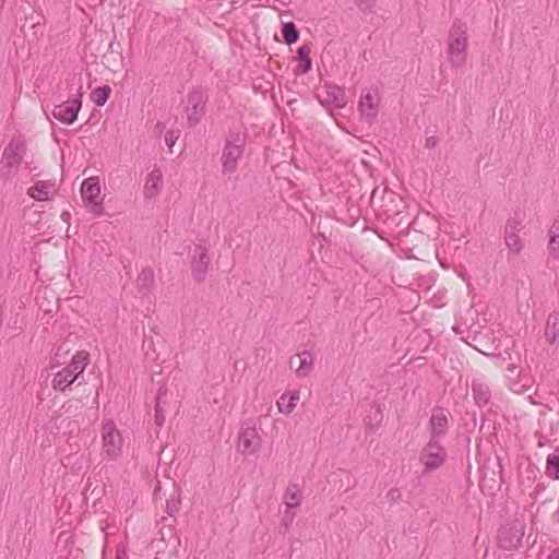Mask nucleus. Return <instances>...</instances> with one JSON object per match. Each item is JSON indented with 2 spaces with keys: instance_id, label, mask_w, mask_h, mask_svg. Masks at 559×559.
Segmentation results:
<instances>
[{
  "instance_id": "20",
  "label": "nucleus",
  "mask_w": 559,
  "mask_h": 559,
  "mask_svg": "<svg viewBox=\"0 0 559 559\" xmlns=\"http://www.w3.org/2000/svg\"><path fill=\"white\" fill-rule=\"evenodd\" d=\"M325 87L328 102L332 103L337 108H344L347 104L344 90L333 84H326Z\"/></svg>"
},
{
  "instance_id": "19",
  "label": "nucleus",
  "mask_w": 559,
  "mask_h": 559,
  "mask_svg": "<svg viewBox=\"0 0 559 559\" xmlns=\"http://www.w3.org/2000/svg\"><path fill=\"white\" fill-rule=\"evenodd\" d=\"M52 188L53 182L50 180L38 181L28 189L27 194L36 201H47L48 194Z\"/></svg>"
},
{
  "instance_id": "16",
  "label": "nucleus",
  "mask_w": 559,
  "mask_h": 559,
  "mask_svg": "<svg viewBox=\"0 0 559 559\" xmlns=\"http://www.w3.org/2000/svg\"><path fill=\"white\" fill-rule=\"evenodd\" d=\"M297 58L300 62L294 70L295 75H302L308 73L312 68L310 48L308 45H302L297 49Z\"/></svg>"
},
{
  "instance_id": "33",
  "label": "nucleus",
  "mask_w": 559,
  "mask_h": 559,
  "mask_svg": "<svg viewBox=\"0 0 559 559\" xmlns=\"http://www.w3.org/2000/svg\"><path fill=\"white\" fill-rule=\"evenodd\" d=\"M180 506H181L180 493H178L177 496L173 495L166 501L167 514L170 516H174L179 511Z\"/></svg>"
},
{
  "instance_id": "36",
  "label": "nucleus",
  "mask_w": 559,
  "mask_h": 559,
  "mask_svg": "<svg viewBox=\"0 0 559 559\" xmlns=\"http://www.w3.org/2000/svg\"><path fill=\"white\" fill-rule=\"evenodd\" d=\"M357 8L364 13H371L374 8V0H355Z\"/></svg>"
},
{
  "instance_id": "3",
  "label": "nucleus",
  "mask_w": 559,
  "mask_h": 559,
  "mask_svg": "<svg viewBox=\"0 0 559 559\" xmlns=\"http://www.w3.org/2000/svg\"><path fill=\"white\" fill-rule=\"evenodd\" d=\"M87 365L88 353L78 352L70 364L55 374L52 380L53 390L64 392L67 388L79 380Z\"/></svg>"
},
{
  "instance_id": "30",
  "label": "nucleus",
  "mask_w": 559,
  "mask_h": 559,
  "mask_svg": "<svg viewBox=\"0 0 559 559\" xmlns=\"http://www.w3.org/2000/svg\"><path fill=\"white\" fill-rule=\"evenodd\" d=\"M546 474L555 480L559 479V454L557 450L547 457Z\"/></svg>"
},
{
  "instance_id": "48",
  "label": "nucleus",
  "mask_w": 559,
  "mask_h": 559,
  "mask_svg": "<svg viewBox=\"0 0 559 559\" xmlns=\"http://www.w3.org/2000/svg\"><path fill=\"white\" fill-rule=\"evenodd\" d=\"M376 193H377V189H374V190L372 191L371 199H373V198L376 197Z\"/></svg>"
},
{
  "instance_id": "7",
  "label": "nucleus",
  "mask_w": 559,
  "mask_h": 559,
  "mask_svg": "<svg viewBox=\"0 0 559 559\" xmlns=\"http://www.w3.org/2000/svg\"><path fill=\"white\" fill-rule=\"evenodd\" d=\"M100 193L99 182L96 178H87L82 182L81 194L83 201L91 205V211L96 215L100 216L104 213L102 202L97 201Z\"/></svg>"
},
{
  "instance_id": "28",
  "label": "nucleus",
  "mask_w": 559,
  "mask_h": 559,
  "mask_svg": "<svg viewBox=\"0 0 559 559\" xmlns=\"http://www.w3.org/2000/svg\"><path fill=\"white\" fill-rule=\"evenodd\" d=\"M301 501V491L298 485L290 484L285 493V504L287 509L299 507Z\"/></svg>"
},
{
  "instance_id": "41",
  "label": "nucleus",
  "mask_w": 559,
  "mask_h": 559,
  "mask_svg": "<svg viewBox=\"0 0 559 559\" xmlns=\"http://www.w3.org/2000/svg\"><path fill=\"white\" fill-rule=\"evenodd\" d=\"M402 497V493L400 491L399 488H392L389 490V492L386 493V499L391 502V503H394L396 501H399Z\"/></svg>"
},
{
  "instance_id": "10",
  "label": "nucleus",
  "mask_w": 559,
  "mask_h": 559,
  "mask_svg": "<svg viewBox=\"0 0 559 559\" xmlns=\"http://www.w3.org/2000/svg\"><path fill=\"white\" fill-rule=\"evenodd\" d=\"M210 262L207 249L202 245H195L191 259V272L198 283L205 280Z\"/></svg>"
},
{
  "instance_id": "13",
  "label": "nucleus",
  "mask_w": 559,
  "mask_h": 559,
  "mask_svg": "<svg viewBox=\"0 0 559 559\" xmlns=\"http://www.w3.org/2000/svg\"><path fill=\"white\" fill-rule=\"evenodd\" d=\"M261 439L254 427H247L241 430L239 436V448L245 454H253L258 451Z\"/></svg>"
},
{
  "instance_id": "44",
  "label": "nucleus",
  "mask_w": 559,
  "mask_h": 559,
  "mask_svg": "<svg viewBox=\"0 0 559 559\" xmlns=\"http://www.w3.org/2000/svg\"><path fill=\"white\" fill-rule=\"evenodd\" d=\"M437 144V139L435 136H430L426 141V146L431 148Z\"/></svg>"
},
{
  "instance_id": "26",
  "label": "nucleus",
  "mask_w": 559,
  "mask_h": 559,
  "mask_svg": "<svg viewBox=\"0 0 559 559\" xmlns=\"http://www.w3.org/2000/svg\"><path fill=\"white\" fill-rule=\"evenodd\" d=\"M298 356L300 358V365L296 369V374L299 378H304L308 376L313 369V357L308 350H304Z\"/></svg>"
},
{
  "instance_id": "25",
  "label": "nucleus",
  "mask_w": 559,
  "mask_h": 559,
  "mask_svg": "<svg viewBox=\"0 0 559 559\" xmlns=\"http://www.w3.org/2000/svg\"><path fill=\"white\" fill-rule=\"evenodd\" d=\"M281 31L283 40L288 46L297 43L300 37L299 29L294 22L283 23Z\"/></svg>"
},
{
  "instance_id": "2",
  "label": "nucleus",
  "mask_w": 559,
  "mask_h": 559,
  "mask_svg": "<svg viewBox=\"0 0 559 559\" xmlns=\"http://www.w3.org/2000/svg\"><path fill=\"white\" fill-rule=\"evenodd\" d=\"M26 153V144L20 138H13L4 147L0 160V180H10L19 170Z\"/></svg>"
},
{
  "instance_id": "23",
  "label": "nucleus",
  "mask_w": 559,
  "mask_h": 559,
  "mask_svg": "<svg viewBox=\"0 0 559 559\" xmlns=\"http://www.w3.org/2000/svg\"><path fill=\"white\" fill-rule=\"evenodd\" d=\"M507 385L516 394H525L533 390V380L530 374H524L521 379L509 382Z\"/></svg>"
},
{
  "instance_id": "1",
  "label": "nucleus",
  "mask_w": 559,
  "mask_h": 559,
  "mask_svg": "<svg viewBox=\"0 0 559 559\" xmlns=\"http://www.w3.org/2000/svg\"><path fill=\"white\" fill-rule=\"evenodd\" d=\"M468 36L467 26L461 20H455L449 29L447 56L452 68L461 69L467 59Z\"/></svg>"
},
{
  "instance_id": "15",
  "label": "nucleus",
  "mask_w": 559,
  "mask_h": 559,
  "mask_svg": "<svg viewBox=\"0 0 559 559\" xmlns=\"http://www.w3.org/2000/svg\"><path fill=\"white\" fill-rule=\"evenodd\" d=\"M162 178H163V174L159 168H154L150 173L148 178L145 183V187H144L145 198L152 199L155 195H157V193L159 192L160 187H162Z\"/></svg>"
},
{
  "instance_id": "49",
  "label": "nucleus",
  "mask_w": 559,
  "mask_h": 559,
  "mask_svg": "<svg viewBox=\"0 0 559 559\" xmlns=\"http://www.w3.org/2000/svg\"><path fill=\"white\" fill-rule=\"evenodd\" d=\"M5 0H0V9L3 7Z\"/></svg>"
},
{
  "instance_id": "50",
  "label": "nucleus",
  "mask_w": 559,
  "mask_h": 559,
  "mask_svg": "<svg viewBox=\"0 0 559 559\" xmlns=\"http://www.w3.org/2000/svg\"><path fill=\"white\" fill-rule=\"evenodd\" d=\"M453 330L455 331V333H460V329L459 328H453Z\"/></svg>"
},
{
  "instance_id": "46",
  "label": "nucleus",
  "mask_w": 559,
  "mask_h": 559,
  "mask_svg": "<svg viewBox=\"0 0 559 559\" xmlns=\"http://www.w3.org/2000/svg\"><path fill=\"white\" fill-rule=\"evenodd\" d=\"M127 558V554L124 550H117V558L116 559H126Z\"/></svg>"
},
{
  "instance_id": "24",
  "label": "nucleus",
  "mask_w": 559,
  "mask_h": 559,
  "mask_svg": "<svg viewBox=\"0 0 559 559\" xmlns=\"http://www.w3.org/2000/svg\"><path fill=\"white\" fill-rule=\"evenodd\" d=\"M299 401V392L295 391L289 396L286 394H283L280 400L277 401V406L281 413L283 414H290L294 408L297 405V402Z\"/></svg>"
},
{
  "instance_id": "4",
  "label": "nucleus",
  "mask_w": 559,
  "mask_h": 559,
  "mask_svg": "<svg viewBox=\"0 0 559 559\" xmlns=\"http://www.w3.org/2000/svg\"><path fill=\"white\" fill-rule=\"evenodd\" d=\"M525 534V523L523 520L515 519L511 523H507L498 531L497 543L499 548L503 550H516Z\"/></svg>"
},
{
  "instance_id": "31",
  "label": "nucleus",
  "mask_w": 559,
  "mask_h": 559,
  "mask_svg": "<svg viewBox=\"0 0 559 559\" xmlns=\"http://www.w3.org/2000/svg\"><path fill=\"white\" fill-rule=\"evenodd\" d=\"M523 227V216L515 213L513 217L509 218L506 223L504 234H519Z\"/></svg>"
},
{
  "instance_id": "6",
  "label": "nucleus",
  "mask_w": 559,
  "mask_h": 559,
  "mask_svg": "<svg viewBox=\"0 0 559 559\" xmlns=\"http://www.w3.org/2000/svg\"><path fill=\"white\" fill-rule=\"evenodd\" d=\"M207 94L202 87L193 88L187 99V122L190 128L195 127L205 114Z\"/></svg>"
},
{
  "instance_id": "12",
  "label": "nucleus",
  "mask_w": 559,
  "mask_h": 559,
  "mask_svg": "<svg viewBox=\"0 0 559 559\" xmlns=\"http://www.w3.org/2000/svg\"><path fill=\"white\" fill-rule=\"evenodd\" d=\"M245 152L243 146L234 145L231 142H225L222 153V167L224 173H234L238 166V160Z\"/></svg>"
},
{
  "instance_id": "17",
  "label": "nucleus",
  "mask_w": 559,
  "mask_h": 559,
  "mask_svg": "<svg viewBox=\"0 0 559 559\" xmlns=\"http://www.w3.org/2000/svg\"><path fill=\"white\" fill-rule=\"evenodd\" d=\"M472 340L474 343L467 342L471 346H473L475 349H477L479 353L484 355H489V353L487 352L491 347L489 340H495L493 333L491 331L487 330L485 332H476Z\"/></svg>"
},
{
  "instance_id": "21",
  "label": "nucleus",
  "mask_w": 559,
  "mask_h": 559,
  "mask_svg": "<svg viewBox=\"0 0 559 559\" xmlns=\"http://www.w3.org/2000/svg\"><path fill=\"white\" fill-rule=\"evenodd\" d=\"M383 420V409L377 402H372L368 415L365 417V426L370 430L381 424Z\"/></svg>"
},
{
  "instance_id": "35",
  "label": "nucleus",
  "mask_w": 559,
  "mask_h": 559,
  "mask_svg": "<svg viewBox=\"0 0 559 559\" xmlns=\"http://www.w3.org/2000/svg\"><path fill=\"white\" fill-rule=\"evenodd\" d=\"M226 142H231L234 145H241L245 147L246 145V135L242 134L240 131L236 130H229Z\"/></svg>"
},
{
  "instance_id": "45",
  "label": "nucleus",
  "mask_w": 559,
  "mask_h": 559,
  "mask_svg": "<svg viewBox=\"0 0 559 559\" xmlns=\"http://www.w3.org/2000/svg\"><path fill=\"white\" fill-rule=\"evenodd\" d=\"M548 559H559V549H554L551 554L548 556Z\"/></svg>"
},
{
  "instance_id": "27",
  "label": "nucleus",
  "mask_w": 559,
  "mask_h": 559,
  "mask_svg": "<svg viewBox=\"0 0 559 559\" xmlns=\"http://www.w3.org/2000/svg\"><path fill=\"white\" fill-rule=\"evenodd\" d=\"M558 322L559 318L556 312L549 314L545 329V338L549 344H554L559 335Z\"/></svg>"
},
{
  "instance_id": "22",
  "label": "nucleus",
  "mask_w": 559,
  "mask_h": 559,
  "mask_svg": "<svg viewBox=\"0 0 559 559\" xmlns=\"http://www.w3.org/2000/svg\"><path fill=\"white\" fill-rule=\"evenodd\" d=\"M154 271L152 267H144L136 281L138 288L142 294H146L154 285Z\"/></svg>"
},
{
  "instance_id": "34",
  "label": "nucleus",
  "mask_w": 559,
  "mask_h": 559,
  "mask_svg": "<svg viewBox=\"0 0 559 559\" xmlns=\"http://www.w3.org/2000/svg\"><path fill=\"white\" fill-rule=\"evenodd\" d=\"M507 370V374H506V378H507V384L509 382H512L514 380H518V379H521L522 376L526 374L525 372H523L522 369H520L516 365L514 364H509L506 368Z\"/></svg>"
},
{
  "instance_id": "40",
  "label": "nucleus",
  "mask_w": 559,
  "mask_h": 559,
  "mask_svg": "<svg viewBox=\"0 0 559 559\" xmlns=\"http://www.w3.org/2000/svg\"><path fill=\"white\" fill-rule=\"evenodd\" d=\"M166 395H167V390L166 388L164 386H160L157 391V394H156V403L155 405H160L163 406L164 404H166Z\"/></svg>"
},
{
  "instance_id": "29",
  "label": "nucleus",
  "mask_w": 559,
  "mask_h": 559,
  "mask_svg": "<svg viewBox=\"0 0 559 559\" xmlns=\"http://www.w3.org/2000/svg\"><path fill=\"white\" fill-rule=\"evenodd\" d=\"M111 94V87L109 85H103V86H99V87H96L92 93H91V99L92 102L96 105V106H104L109 96Z\"/></svg>"
},
{
  "instance_id": "18",
  "label": "nucleus",
  "mask_w": 559,
  "mask_h": 559,
  "mask_svg": "<svg viewBox=\"0 0 559 559\" xmlns=\"http://www.w3.org/2000/svg\"><path fill=\"white\" fill-rule=\"evenodd\" d=\"M472 392L474 401L479 407H483L489 403L491 392L487 384L474 380L472 383Z\"/></svg>"
},
{
  "instance_id": "11",
  "label": "nucleus",
  "mask_w": 559,
  "mask_h": 559,
  "mask_svg": "<svg viewBox=\"0 0 559 559\" xmlns=\"http://www.w3.org/2000/svg\"><path fill=\"white\" fill-rule=\"evenodd\" d=\"M103 445L106 453L112 459H116L121 451V435L112 421L106 423L103 427Z\"/></svg>"
},
{
  "instance_id": "39",
  "label": "nucleus",
  "mask_w": 559,
  "mask_h": 559,
  "mask_svg": "<svg viewBox=\"0 0 559 559\" xmlns=\"http://www.w3.org/2000/svg\"><path fill=\"white\" fill-rule=\"evenodd\" d=\"M179 135L178 132L174 130H168L165 134V142L168 145V147L171 150V147L175 145L176 141L178 140Z\"/></svg>"
},
{
  "instance_id": "5",
  "label": "nucleus",
  "mask_w": 559,
  "mask_h": 559,
  "mask_svg": "<svg viewBox=\"0 0 559 559\" xmlns=\"http://www.w3.org/2000/svg\"><path fill=\"white\" fill-rule=\"evenodd\" d=\"M448 454L440 441L429 439L419 454V461L424 465V471L430 473L441 467L447 461Z\"/></svg>"
},
{
  "instance_id": "38",
  "label": "nucleus",
  "mask_w": 559,
  "mask_h": 559,
  "mask_svg": "<svg viewBox=\"0 0 559 559\" xmlns=\"http://www.w3.org/2000/svg\"><path fill=\"white\" fill-rule=\"evenodd\" d=\"M154 418H155V424L158 426V427H162L165 423V411H164V407L160 406V405H155V415H154Z\"/></svg>"
},
{
  "instance_id": "43",
  "label": "nucleus",
  "mask_w": 559,
  "mask_h": 559,
  "mask_svg": "<svg viewBox=\"0 0 559 559\" xmlns=\"http://www.w3.org/2000/svg\"><path fill=\"white\" fill-rule=\"evenodd\" d=\"M549 237H550V245H554L556 242V239H557V233L555 230V224L551 226V228L549 230Z\"/></svg>"
},
{
  "instance_id": "9",
  "label": "nucleus",
  "mask_w": 559,
  "mask_h": 559,
  "mask_svg": "<svg viewBox=\"0 0 559 559\" xmlns=\"http://www.w3.org/2000/svg\"><path fill=\"white\" fill-rule=\"evenodd\" d=\"M81 96L82 94L76 98L68 99L60 105H56L51 112L52 116L62 123L72 124L76 120L78 114L82 107Z\"/></svg>"
},
{
  "instance_id": "37",
  "label": "nucleus",
  "mask_w": 559,
  "mask_h": 559,
  "mask_svg": "<svg viewBox=\"0 0 559 559\" xmlns=\"http://www.w3.org/2000/svg\"><path fill=\"white\" fill-rule=\"evenodd\" d=\"M558 257H559V253L557 252V249L555 247L550 246V248H549V255H548V259H547L548 267H550L551 270H556L557 269Z\"/></svg>"
},
{
  "instance_id": "32",
  "label": "nucleus",
  "mask_w": 559,
  "mask_h": 559,
  "mask_svg": "<svg viewBox=\"0 0 559 559\" xmlns=\"http://www.w3.org/2000/svg\"><path fill=\"white\" fill-rule=\"evenodd\" d=\"M504 241L513 254H519L522 251V243L519 234H504Z\"/></svg>"
},
{
  "instance_id": "8",
  "label": "nucleus",
  "mask_w": 559,
  "mask_h": 559,
  "mask_svg": "<svg viewBox=\"0 0 559 559\" xmlns=\"http://www.w3.org/2000/svg\"><path fill=\"white\" fill-rule=\"evenodd\" d=\"M449 416L450 412L443 407L436 406L432 408L429 419L430 439L440 441V438L447 435L449 430Z\"/></svg>"
},
{
  "instance_id": "14",
  "label": "nucleus",
  "mask_w": 559,
  "mask_h": 559,
  "mask_svg": "<svg viewBox=\"0 0 559 559\" xmlns=\"http://www.w3.org/2000/svg\"><path fill=\"white\" fill-rule=\"evenodd\" d=\"M359 110L360 114L366 117L368 121L376 118L378 114V98L376 95H372L371 93H367L364 96H361L359 102Z\"/></svg>"
},
{
  "instance_id": "42",
  "label": "nucleus",
  "mask_w": 559,
  "mask_h": 559,
  "mask_svg": "<svg viewBox=\"0 0 559 559\" xmlns=\"http://www.w3.org/2000/svg\"><path fill=\"white\" fill-rule=\"evenodd\" d=\"M294 515H295V513H290V509L286 508V512L282 520V523L285 525V527H288L289 524L293 522Z\"/></svg>"
},
{
  "instance_id": "47",
  "label": "nucleus",
  "mask_w": 559,
  "mask_h": 559,
  "mask_svg": "<svg viewBox=\"0 0 559 559\" xmlns=\"http://www.w3.org/2000/svg\"><path fill=\"white\" fill-rule=\"evenodd\" d=\"M61 218L64 221V222H68L70 219V213L69 212H63L61 214Z\"/></svg>"
}]
</instances>
